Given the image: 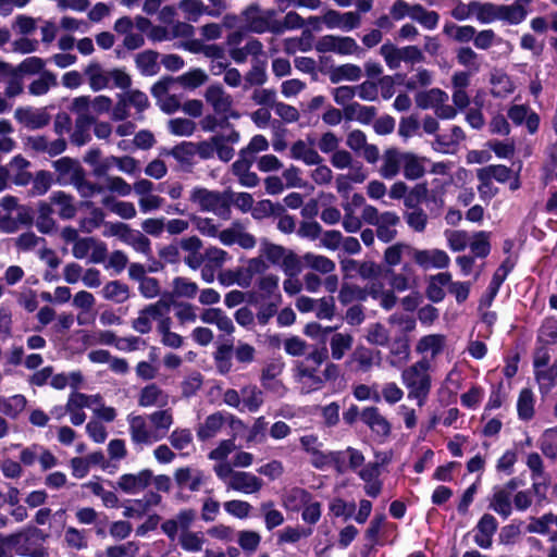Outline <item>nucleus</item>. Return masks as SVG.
I'll return each mask as SVG.
<instances>
[{"mask_svg": "<svg viewBox=\"0 0 557 557\" xmlns=\"http://www.w3.org/2000/svg\"><path fill=\"white\" fill-rule=\"evenodd\" d=\"M251 508V505L245 500L233 499L224 503L225 511L238 519L247 518Z\"/></svg>", "mask_w": 557, "mask_h": 557, "instance_id": "13d9d810", "label": "nucleus"}, {"mask_svg": "<svg viewBox=\"0 0 557 557\" xmlns=\"http://www.w3.org/2000/svg\"><path fill=\"white\" fill-rule=\"evenodd\" d=\"M45 67V61L39 57H28L24 59L17 67H15V71H17L18 75L28 74L34 75L38 74L44 70Z\"/></svg>", "mask_w": 557, "mask_h": 557, "instance_id": "864d4df0", "label": "nucleus"}, {"mask_svg": "<svg viewBox=\"0 0 557 557\" xmlns=\"http://www.w3.org/2000/svg\"><path fill=\"white\" fill-rule=\"evenodd\" d=\"M361 421L375 434L387 437L391 434L392 425L385 417L380 413L375 406L363 408L360 414Z\"/></svg>", "mask_w": 557, "mask_h": 557, "instance_id": "1a4fd4ad", "label": "nucleus"}, {"mask_svg": "<svg viewBox=\"0 0 557 557\" xmlns=\"http://www.w3.org/2000/svg\"><path fill=\"white\" fill-rule=\"evenodd\" d=\"M469 8L473 9L476 18L483 24L491 23L494 20L498 18L499 5L493 3H481L478 1H471L469 3Z\"/></svg>", "mask_w": 557, "mask_h": 557, "instance_id": "58836bf2", "label": "nucleus"}, {"mask_svg": "<svg viewBox=\"0 0 557 557\" xmlns=\"http://www.w3.org/2000/svg\"><path fill=\"white\" fill-rule=\"evenodd\" d=\"M89 77V86L94 91H99L109 86V73L103 74L101 65L98 62L90 63L85 70Z\"/></svg>", "mask_w": 557, "mask_h": 557, "instance_id": "2f4dec72", "label": "nucleus"}, {"mask_svg": "<svg viewBox=\"0 0 557 557\" xmlns=\"http://www.w3.org/2000/svg\"><path fill=\"white\" fill-rule=\"evenodd\" d=\"M354 337L350 334L335 333L330 342L331 354L334 360H341L352 346Z\"/></svg>", "mask_w": 557, "mask_h": 557, "instance_id": "f704fd0d", "label": "nucleus"}, {"mask_svg": "<svg viewBox=\"0 0 557 557\" xmlns=\"http://www.w3.org/2000/svg\"><path fill=\"white\" fill-rule=\"evenodd\" d=\"M90 218H83L79 221V230L84 233H90L92 230L98 228L104 220V213L100 208H92Z\"/></svg>", "mask_w": 557, "mask_h": 557, "instance_id": "4d7b16f0", "label": "nucleus"}, {"mask_svg": "<svg viewBox=\"0 0 557 557\" xmlns=\"http://www.w3.org/2000/svg\"><path fill=\"white\" fill-rule=\"evenodd\" d=\"M528 15L527 9L520 4L499 5L498 20L508 22L511 25H518L525 20Z\"/></svg>", "mask_w": 557, "mask_h": 557, "instance_id": "72a5a7b5", "label": "nucleus"}, {"mask_svg": "<svg viewBox=\"0 0 557 557\" xmlns=\"http://www.w3.org/2000/svg\"><path fill=\"white\" fill-rule=\"evenodd\" d=\"M401 160L404 162V176L407 180L414 181L424 175L425 169L414 153L404 152L401 153Z\"/></svg>", "mask_w": 557, "mask_h": 557, "instance_id": "5701e85b", "label": "nucleus"}, {"mask_svg": "<svg viewBox=\"0 0 557 557\" xmlns=\"http://www.w3.org/2000/svg\"><path fill=\"white\" fill-rule=\"evenodd\" d=\"M512 170L504 164H492L481 168L476 171V177L480 181L478 186L479 194H484L485 187L491 186V181L495 180L498 183H506L510 180Z\"/></svg>", "mask_w": 557, "mask_h": 557, "instance_id": "39448f33", "label": "nucleus"}, {"mask_svg": "<svg viewBox=\"0 0 557 557\" xmlns=\"http://www.w3.org/2000/svg\"><path fill=\"white\" fill-rule=\"evenodd\" d=\"M308 344L306 343V341L301 339L298 336H290L286 338L284 342V349L286 354L293 357L304 356Z\"/></svg>", "mask_w": 557, "mask_h": 557, "instance_id": "774afa93", "label": "nucleus"}, {"mask_svg": "<svg viewBox=\"0 0 557 557\" xmlns=\"http://www.w3.org/2000/svg\"><path fill=\"white\" fill-rule=\"evenodd\" d=\"M361 77V69L352 63H346L335 66L330 73L332 84H337L344 79L356 82Z\"/></svg>", "mask_w": 557, "mask_h": 557, "instance_id": "393cba45", "label": "nucleus"}, {"mask_svg": "<svg viewBox=\"0 0 557 557\" xmlns=\"http://www.w3.org/2000/svg\"><path fill=\"white\" fill-rule=\"evenodd\" d=\"M101 202L122 219L129 220L136 216V209L133 202L117 201L113 196H106Z\"/></svg>", "mask_w": 557, "mask_h": 557, "instance_id": "b1692460", "label": "nucleus"}, {"mask_svg": "<svg viewBox=\"0 0 557 557\" xmlns=\"http://www.w3.org/2000/svg\"><path fill=\"white\" fill-rule=\"evenodd\" d=\"M94 123H96V117L92 115L77 116L75 121V129L71 135V141L78 147L90 141L91 136L89 129Z\"/></svg>", "mask_w": 557, "mask_h": 557, "instance_id": "4468645a", "label": "nucleus"}, {"mask_svg": "<svg viewBox=\"0 0 557 557\" xmlns=\"http://www.w3.org/2000/svg\"><path fill=\"white\" fill-rule=\"evenodd\" d=\"M173 290L176 297L194 298L198 292V285L186 277L177 276L173 280Z\"/></svg>", "mask_w": 557, "mask_h": 557, "instance_id": "49530a36", "label": "nucleus"}, {"mask_svg": "<svg viewBox=\"0 0 557 557\" xmlns=\"http://www.w3.org/2000/svg\"><path fill=\"white\" fill-rule=\"evenodd\" d=\"M50 202L59 207L58 213L62 220H71L76 215L77 208L72 195L63 190L53 191L50 195Z\"/></svg>", "mask_w": 557, "mask_h": 557, "instance_id": "ddd939ff", "label": "nucleus"}, {"mask_svg": "<svg viewBox=\"0 0 557 557\" xmlns=\"http://www.w3.org/2000/svg\"><path fill=\"white\" fill-rule=\"evenodd\" d=\"M196 124L188 119L176 117L170 121L169 129L176 136H190L195 132Z\"/></svg>", "mask_w": 557, "mask_h": 557, "instance_id": "6e6d98bb", "label": "nucleus"}, {"mask_svg": "<svg viewBox=\"0 0 557 557\" xmlns=\"http://www.w3.org/2000/svg\"><path fill=\"white\" fill-rule=\"evenodd\" d=\"M265 69L267 61L256 60L249 72L245 75V89H247L248 86H262L268 79Z\"/></svg>", "mask_w": 557, "mask_h": 557, "instance_id": "e433bc0d", "label": "nucleus"}, {"mask_svg": "<svg viewBox=\"0 0 557 557\" xmlns=\"http://www.w3.org/2000/svg\"><path fill=\"white\" fill-rule=\"evenodd\" d=\"M205 540L195 532H182L180 544L187 552H199L202 548Z\"/></svg>", "mask_w": 557, "mask_h": 557, "instance_id": "e2e57ef3", "label": "nucleus"}, {"mask_svg": "<svg viewBox=\"0 0 557 557\" xmlns=\"http://www.w3.org/2000/svg\"><path fill=\"white\" fill-rule=\"evenodd\" d=\"M161 394H162V391L157 384L151 383L149 385H146L140 391L139 398H138V405L140 407L153 406L157 404Z\"/></svg>", "mask_w": 557, "mask_h": 557, "instance_id": "5fc2aeb1", "label": "nucleus"}, {"mask_svg": "<svg viewBox=\"0 0 557 557\" xmlns=\"http://www.w3.org/2000/svg\"><path fill=\"white\" fill-rule=\"evenodd\" d=\"M244 404L250 412H256L262 405V392L253 386L251 388H244Z\"/></svg>", "mask_w": 557, "mask_h": 557, "instance_id": "338daca9", "label": "nucleus"}, {"mask_svg": "<svg viewBox=\"0 0 557 557\" xmlns=\"http://www.w3.org/2000/svg\"><path fill=\"white\" fill-rule=\"evenodd\" d=\"M448 99V95L440 89L432 88L426 91H420L416 95V103L420 109L436 108L440 103L445 102Z\"/></svg>", "mask_w": 557, "mask_h": 557, "instance_id": "a211bd4d", "label": "nucleus"}, {"mask_svg": "<svg viewBox=\"0 0 557 557\" xmlns=\"http://www.w3.org/2000/svg\"><path fill=\"white\" fill-rule=\"evenodd\" d=\"M52 175L50 172L41 170L36 173L33 182V194L45 195L51 187Z\"/></svg>", "mask_w": 557, "mask_h": 557, "instance_id": "680f3d73", "label": "nucleus"}, {"mask_svg": "<svg viewBox=\"0 0 557 557\" xmlns=\"http://www.w3.org/2000/svg\"><path fill=\"white\" fill-rule=\"evenodd\" d=\"M380 53L391 70H396L399 67L400 62L403 61L401 48H397L392 42H386L381 46Z\"/></svg>", "mask_w": 557, "mask_h": 557, "instance_id": "a18cd8bd", "label": "nucleus"}, {"mask_svg": "<svg viewBox=\"0 0 557 557\" xmlns=\"http://www.w3.org/2000/svg\"><path fill=\"white\" fill-rule=\"evenodd\" d=\"M330 512L338 518L344 517L346 520L351 518L356 511V504L346 503L343 498H334L329 506Z\"/></svg>", "mask_w": 557, "mask_h": 557, "instance_id": "09e8293b", "label": "nucleus"}, {"mask_svg": "<svg viewBox=\"0 0 557 557\" xmlns=\"http://www.w3.org/2000/svg\"><path fill=\"white\" fill-rule=\"evenodd\" d=\"M129 432L132 441L136 444H150L151 434L147 430L145 419L141 416H135L129 420Z\"/></svg>", "mask_w": 557, "mask_h": 557, "instance_id": "c85d7f7f", "label": "nucleus"}, {"mask_svg": "<svg viewBox=\"0 0 557 557\" xmlns=\"http://www.w3.org/2000/svg\"><path fill=\"white\" fill-rule=\"evenodd\" d=\"M367 341L372 345L385 347L389 343L388 331L380 322L373 323L368 331Z\"/></svg>", "mask_w": 557, "mask_h": 557, "instance_id": "de8ad7c7", "label": "nucleus"}, {"mask_svg": "<svg viewBox=\"0 0 557 557\" xmlns=\"http://www.w3.org/2000/svg\"><path fill=\"white\" fill-rule=\"evenodd\" d=\"M26 404V397L22 394H16L1 400L0 411L12 419H15L25 409Z\"/></svg>", "mask_w": 557, "mask_h": 557, "instance_id": "c9c22d12", "label": "nucleus"}, {"mask_svg": "<svg viewBox=\"0 0 557 557\" xmlns=\"http://www.w3.org/2000/svg\"><path fill=\"white\" fill-rule=\"evenodd\" d=\"M233 196L232 193L222 194L218 190H209L197 186L191 190L189 200L198 203L201 211H216L220 209V214H223L224 212L230 213Z\"/></svg>", "mask_w": 557, "mask_h": 557, "instance_id": "f03ea898", "label": "nucleus"}, {"mask_svg": "<svg viewBox=\"0 0 557 557\" xmlns=\"http://www.w3.org/2000/svg\"><path fill=\"white\" fill-rule=\"evenodd\" d=\"M232 352H233V343L230 341L226 344H221L215 352L213 354V358L215 361V366L218 371L221 374H227L232 369Z\"/></svg>", "mask_w": 557, "mask_h": 557, "instance_id": "7c9ffc66", "label": "nucleus"}, {"mask_svg": "<svg viewBox=\"0 0 557 557\" xmlns=\"http://www.w3.org/2000/svg\"><path fill=\"white\" fill-rule=\"evenodd\" d=\"M284 369V363L280 360H275L265 364L262 369L261 373V385L265 389L276 391L280 387H283V383L281 381H274L276 376H278Z\"/></svg>", "mask_w": 557, "mask_h": 557, "instance_id": "f3484780", "label": "nucleus"}, {"mask_svg": "<svg viewBox=\"0 0 557 557\" xmlns=\"http://www.w3.org/2000/svg\"><path fill=\"white\" fill-rule=\"evenodd\" d=\"M224 422V416L220 411L208 416L205 422L201 423L197 429L198 440L205 442L209 438H212L221 430Z\"/></svg>", "mask_w": 557, "mask_h": 557, "instance_id": "2eb2a0df", "label": "nucleus"}, {"mask_svg": "<svg viewBox=\"0 0 557 557\" xmlns=\"http://www.w3.org/2000/svg\"><path fill=\"white\" fill-rule=\"evenodd\" d=\"M401 153L395 148L387 149L384 153V162L380 173L384 178L391 180L395 177L400 170Z\"/></svg>", "mask_w": 557, "mask_h": 557, "instance_id": "4be33fe9", "label": "nucleus"}, {"mask_svg": "<svg viewBox=\"0 0 557 557\" xmlns=\"http://www.w3.org/2000/svg\"><path fill=\"white\" fill-rule=\"evenodd\" d=\"M261 511L263 512L264 516L265 528L269 531L283 524L284 516L280 510L274 509V503L272 500L262 503Z\"/></svg>", "mask_w": 557, "mask_h": 557, "instance_id": "c03bdc74", "label": "nucleus"}, {"mask_svg": "<svg viewBox=\"0 0 557 557\" xmlns=\"http://www.w3.org/2000/svg\"><path fill=\"white\" fill-rule=\"evenodd\" d=\"M305 259L309 265L323 274H329L335 270V263L325 256H318L313 253H307Z\"/></svg>", "mask_w": 557, "mask_h": 557, "instance_id": "603ef678", "label": "nucleus"}, {"mask_svg": "<svg viewBox=\"0 0 557 557\" xmlns=\"http://www.w3.org/2000/svg\"><path fill=\"white\" fill-rule=\"evenodd\" d=\"M103 297L116 304L124 302L129 297V288L125 283L111 281L102 289Z\"/></svg>", "mask_w": 557, "mask_h": 557, "instance_id": "473e14b6", "label": "nucleus"}, {"mask_svg": "<svg viewBox=\"0 0 557 557\" xmlns=\"http://www.w3.org/2000/svg\"><path fill=\"white\" fill-rule=\"evenodd\" d=\"M312 494L302 487H292L283 496V506L289 511H299L304 506L310 503Z\"/></svg>", "mask_w": 557, "mask_h": 557, "instance_id": "f8f14e48", "label": "nucleus"}, {"mask_svg": "<svg viewBox=\"0 0 557 557\" xmlns=\"http://www.w3.org/2000/svg\"><path fill=\"white\" fill-rule=\"evenodd\" d=\"M490 508L503 518H508L512 511L509 492L504 488L496 491L493 495Z\"/></svg>", "mask_w": 557, "mask_h": 557, "instance_id": "ea45409f", "label": "nucleus"}, {"mask_svg": "<svg viewBox=\"0 0 557 557\" xmlns=\"http://www.w3.org/2000/svg\"><path fill=\"white\" fill-rule=\"evenodd\" d=\"M519 419L529 421L534 417V396L530 388H522L517 401Z\"/></svg>", "mask_w": 557, "mask_h": 557, "instance_id": "bb28decb", "label": "nucleus"}, {"mask_svg": "<svg viewBox=\"0 0 557 557\" xmlns=\"http://www.w3.org/2000/svg\"><path fill=\"white\" fill-rule=\"evenodd\" d=\"M48 537L49 534L45 533L41 529L27 524L21 531L9 534L7 536V545L16 547L18 555H25L27 550L41 546Z\"/></svg>", "mask_w": 557, "mask_h": 557, "instance_id": "7ed1b4c3", "label": "nucleus"}, {"mask_svg": "<svg viewBox=\"0 0 557 557\" xmlns=\"http://www.w3.org/2000/svg\"><path fill=\"white\" fill-rule=\"evenodd\" d=\"M498 522L491 513H484L476 523L474 543L484 549H487L493 544V535L496 533Z\"/></svg>", "mask_w": 557, "mask_h": 557, "instance_id": "0eeeda50", "label": "nucleus"}, {"mask_svg": "<svg viewBox=\"0 0 557 557\" xmlns=\"http://www.w3.org/2000/svg\"><path fill=\"white\" fill-rule=\"evenodd\" d=\"M429 369V360L422 358L401 373L403 383L408 389V398L416 399L419 407L425 405L431 391L432 380L428 373Z\"/></svg>", "mask_w": 557, "mask_h": 557, "instance_id": "f257e3e1", "label": "nucleus"}, {"mask_svg": "<svg viewBox=\"0 0 557 557\" xmlns=\"http://www.w3.org/2000/svg\"><path fill=\"white\" fill-rule=\"evenodd\" d=\"M296 371H297V375L300 377V379H309L312 383V385H314V388H320L323 383L325 382L324 381V377H321L319 375H317V367H308L305 364L304 361H298L297 364H296Z\"/></svg>", "mask_w": 557, "mask_h": 557, "instance_id": "052dcab7", "label": "nucleus"}, {"mask_svg": "<svg viewBox=\"0 0 557 557\" xmlns=\"http://www.w3.org/2000/svg\"><path fill=\"white\" fill-rule=\"evenodd\" d=\"M55 85L57 76L50 71H42L39 78L29 84L28 91L33 96H42L49 91L50 86Z\"/></svg>", "mask_w": 557, "mask_h": 557, "instance_id": "4c0bfd02", "label": "nucleus"}, {"mask_svg": "<svg viewBox=\"0 0 557 557\" xmlns=\"http://www.w3.org/2000/svg\"><path fill=\"white\" fill-rule=\"evenodd\" d=\"M367 298V288H362L358 285L348 283H343L338 294V300L344 306L349 305L354 300L366 301Z\"/></svg>", "mask_w": 557, "mask_h": 557, "instance_id": "cd10ccee", "label": "nucleus"}, {"mask_svg": "<svg viewBox=\"0 0 557 557\" xmlns=\"http://www.w3.org/2000/svg\"><path fill=\"white\" fill-rule=\"evenodd\" d=\"M153 472L150 469H143L137 474H122L117 481V487L126 494H135L148 487L152 481Z\"/></svg>", "mask_w": 557, "mask_h": 557, "instance_id": "423d86ee", "label": "nucleus"}, {"mask_svg": "<svg viewBox=\"0 0 557 557\" xmlns=\"http://www.w3.org/2000/svg\"><path fill=\"white\" fill-rule=\"evenodd\" d=\"M484 391L479 385H473L470 389L460 396L461 405L469 409H474L481 403Z\"/></svg>", "mask_w": 557, "mask_h": 557, "instance_id": "69168bd1", "label": "nucleus"}, {"mask_svg": "<svg viewBox=\"0 0 557 557\" xmlns=\"http://www.w3.org/2000/svg\"><path fill=\"white\" fill-rule=\"evenodd\" d=\"M174 480L178 487L184 488L188 486L189 491L197 492L205 481V475L200 470H197L195 474L191 475V469L189 467H182L174 472Z\"/></svg>", "mask_w": 557, "mask_h": 557, "instance_id": "9b49d317", "label": "nucleus"}, {"mask_svg": "<svg viewBox=\"0 0 557 557\" xmlns=\"http://www.w3.org/2000/svg\"><path fill=\"white\" fill-rule=\"evenodd\" d=\"M391 354L398 358L401 362H407L410 358V341L409 337L404 334L396 337L391 346Z\"/></svg>", "mask_w": 557, "mask_h": 557, "instance_id": "3c124183", "label": "nucleus"}, {"mask_svg": "<svg viewBox=\"0 0 557 557\" xmlns=\"http://www.w3.org/2000/svg\"><path fill=\"white\" fill-rule=\"evenodd\" d=\"M180 8L187 14L191 15V20L195 22L198 16L208 14L210 16H219V10H211L203 4L201 0H182Z\"/></svg>", "mask_w": 557, "mask_h": 557, "instance_id": "a19ab883", "label": "nucleus"}, {"mask_svg": "<svg viewBox=\"0 0 557 557\" xmlns=\"http://www.w3.org/2000/svg\"><path fill=\"white\" fill-rule=\"evenodd\" d=\"M413 260L421 268L428 270L430 268L445 269L449 265V256L441 249L433 250H413Z\"/></svg>", "mask_w": 557, "mask_h": 557, "instance_id": "9d476101", "label": "nucleus"}, {"mask_svg": "<svg viewBox=\"0 0 557 557\" xmlns=\"http://www.w3.org/2000/svg\"><path fill=\"white\" fill-rule=\"evenodd\" d=\"M166 154L172 156L177 162L182 165H187L191 168L194 162V157L196 156L195 151V143L193 141H182L171 148Z\"/></svg>", "mask_w": 557, "mask_h": 557, "instance_id": "6ab92c4d", "label": "nucleus"}, {"mask_svg": "<svg viewBox=\"0 0 557 557\" xmlns=\"http://www.w3.org/2000/svg\"><path fill=\"white\" fill-rule=\"evenodd\" d=\"M445 336L441 334H430L422 336L417 346L416 350L419 354H424L431 350L432 356L435 357L441 354L444 349Z\"/></svg>", "mask_w": 557, "mask_h": 557, "instance_id": "a878e982", "label": "nucleus"}, {"mask_svg": "<svg viewBox=\"0 0 557 557\" xmlns=\"http://www.w3.org/2000/svg\"><path fill=\"white\" fill-rule=\"evenodd\" d=\"M280 278L275 274H268L261 276L256 285L259 293L263 295L265 299L276 300V295L281 294L278 288Z\"/></svg>", "mask_w": 557, "mask_h": 557, "instance_id": "79ce46f5", "label": "nucleus"}, {"mask_svg": "<svg viewBox=\"0 0 557 557\" xmlns=\"http://www.w3.org/2000/svg\"><path fill=\"white\" fill-rule=\"evenodd\" d=\"M491 233L487 231H479L473 234L472 242L470 243V249L475 258H486L491 252Z\"/></svg>", "mask_w": 557, "mask_h": 557, "instance_id": "c756f323", "label": "nucleus"}, {"mask_svg": "<svg viewBox=\"0 0 557 557\" xmlns=\"http://www.w3.org/2000/svg\"><path fill=\"white\" fill-rule=\"evenodd\" d=\"M202 386V375L200 372H194L182 382V394L189 398L194 396Z\"/></svg>", "mask_w": 557, "mask_h": 557, "instance_id": "0e129e2a", "label": "nucleus"}, {"mask_svg": "<svg viewBox=\"0 0 557 557\" xmlns=\"http://www.w3.org/2000/svg\"><path fill=\"white\" fill-rule=\"evenodd\" d=\"M14 117L18 123L24 124L29 129H39L50 123L51 116L46 109L33 110L32 108L20 107L14 112Z\"/></svg>", "mask_w": 557, "mask_h": 557, "instance_id": "6e6552de", "label": "nucleus"}, {"mask_svg": "<svg viewBox=\"0 0 557 557\" xmlns=\"http://www.w3.org/2000/svg\"><path fill=\"white\" fill-rule=\"evenodd\" d=\"M232 487L244 493H256L262 487V480L249 472H236L233 475Z\"/></svg>", "mask_w": 557, "mask_h": 557, "instance_id": "dca6fc26", "label": "nucleus"}, {"mask_svg": "<svg viewBox=\"0 0 557 557\" xmlns=\"http://www.w3.org/2000/svg\"><path fill=\"white\" fill-rule=\"evenodd\" d=\"M490 83L493 85L492 95L500 98L515 91V85L508 74L497 71L491 75Z\"/></svg>", "mask_w": 557, "mask_h": 557, "instance_id": "aec40b11", "label": "nucleus"}, {"mask_svg": "<svg viewBox=\"0 0 557 557\" xmlns=\"http://www.w3.org/2000/svg\"><path fill=\"white\" fill-rule=\"evenodd\" d=\"M208 81V75L201 69H193L175 78L184 88L195 89Z\"/></svg>", "mask_w": 557, "mask_h": 557, "instance_id": "37998d69", "label": "nucleus"}, {"mask_svg": "<svg viewBox=\"0 0 557 557\" xmlns=\"http://www.w3.org/2000/svg\"><path fill=\"white\" fill-rule=\"evenodd\" d=\"M428 184L425 182L419 183L409 191L407 197H405V206L409 209H414L418 205L428 199Z\"/></svg>", "mask_w": 557, "mask_h": 557, "instance_id": "8fccbe9b", "label": "nucleus"}, {"mask_svg": "<svg viewBox=\"0 0 557 557\" xmlns=\"http://www.w3.org/2000/svg\"><path fill=\"white\" fill-rule=\"evenodd\" d=\"M247 27L255 34H263L270 32L274 35H281L282 28L278 27V23L270 24L261 13V8L258 3L249 4L242 13Z\"/></svg>", "mask_w": 557, "mask_h": 557, "instance_id": "20e7f679", "label": "nucleus"}, {"mask_svg": "<svg viewBox=\"0 0 557 557\" xmlns=\"http://www.w3.org/2000/svg\"><path fill=\"white\" fill-rule=\"evenodd\" d=\"M282 301V295H276V300H271L268 304L261 305L257 312V319L260 325L269 323L270 319L277 313V307Z\"/></svg>", "mask_w": 557, "mask_h": 557, "instance_id": "bf43d9fd", "label": "nucleus"}, {"mask_svg": "<svg viewBox=\"0 0 557 557\" xmlns=\"http://www.w3.org/2000/svg\"><path fill=\"white\" fill-rule=\"evenodd\" d=\"M158 58L159 53L157 51L145 50L136 55L135 62L143 75L152 76L159 71V66L157 64Z\"/></svg>", "mask_w": 557, "mask_h": 557, "instance_id": "412c9836", "label": "nucleus"}]
</instances>
